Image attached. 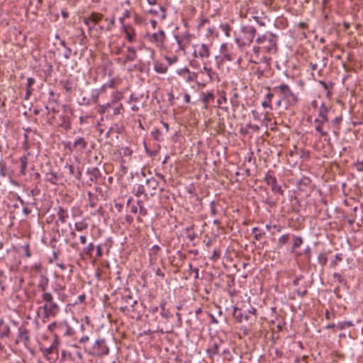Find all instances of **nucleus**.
<instances>
[{"label":"nucleus","instance_id":"1","mask_svg":"<svg viewBox=\"0 0 363 363\" xmlns=\"http://www.w3.org/2000/svg\"><path fill=\"white\" fill-rule=\"evenodd\" d=\"M255 43L256 45L252 47L253 54L248 57L249 62L252 63H258L257 60L259 52L274 55L278 49L277 37L270 31H267L262 35H258L255 39Z\"/></svg>","mask_w":363,"mask_h":363},{"label":"nucleus","instance_id":"2","mask_svg":"<svg viewBox=\"0 0 363 363\" xmlns=\"http://www.w3.org/2000/svg\"><path fill=\"white\" fill-rule=\"evenodd\" d=\"M256 34L257 30L253 26L241 24L238 30L234 32L235 42L240 49H242L251 45Z\"/></svg>","mask_w":363,"mask_h":363},{"label":"nucleus","instance_id":"3","mask_svg":"<svg viewBox=\"0 0 363 363\" xmlns=\"http://www.w3.org/2000/svg\"><path fill=\"white\" fill-rule=\"evenodd\" d=\"M84 350L89 354L99 358L107 356L110 352L106 340L101 337L97 338L91 347Z\"/></svg>","mask_w":363,"mask_h":363},{"label":"nucleus","instance_id":"4","mask_svg":"<svg viewBox=\"0 0 363 363\" xmlns=\"http://www.w3.org/2000/svg\"><path fill=\"white\" fill-rule=\"evenodd\" d=\"M273 91L281 98V101H284L288 104H296L298 100V96L285 83H281L280 85L274 86Z\"/></svg>","mask_w":363,"mask_h":363},{"label":"nucleus","instance_id":"5","mask_svg":"<svg viewBox=\"0 0 363 363\" xmlns=\"http://www.w3.org/2000/svg\"><path fill=\"white\" fill-rule=\"evenodd\" d=\"M42 300L45 302L43 306L45 318H54L60 311V308L57 303L54 301L53 296L51 293H45L41 295Z\"/></svg>","mask_w":363,"mask_h":363},{"label":"nucleus","instance_id":"6","mask_svg":"<svg viewBox=\"0 0 363 363\" xmlns=\"http://www.w3.org/2000/svg\"><path fill=\"white\" fill-rule=\"evenodd\" d=\"M59 340L58 337L55 334V338L48 347H40V350L42 352L43 357L48 361L49 363H57V360L59 356L58 351Z\"/></svg>","mask_w":363,"mask_h":363},{"label":"nucleus","instance_id":"7","mask_svg":"<svg viewBox=\"0 0 363 363\" xmlns=\"http://www.w3.org/2000/svg\"><path fill=\"white\" fill-rule=\"evenodd\" d=\"M77 359H82V354L79 347L76 345H72L69 350H63L61 352L62 361L70 360L77 362Z\"/></svg>","mask_w":363,"mask_h":363},{"label":"nucleus","instance_id":"8","mask_svg":"<svg viewBox=\"0 0 363 363\" xmlns=\"http://www.w3.org/2000/svg\"><path fill=\"white\" fill-rule=\"evenodd\" d=\"M193 56L195 58L200 59L202 62H206L210 55V46L205 43L196 44L193 46Z\"/></svg>","mask_w":363,"mask_h":363},{"label":"nucleus","instance_id":"9","mask_svg":"<svg viewBox=\"0 0 363 363\" xmlns=\"http://www.w3.org/2000/svg\"><path fill=\"white\" fill-rule=\"evenodd\" d=\"M264 181L267 185H270L272 187V191L277 193L280 195H283L284 190L281 186L278 184L276 177L272 173V171L269 170L264 177Z\"/></svg>","mask_w":363,"mask_h":363},{"label":"nucleus","instance_id":"10","mask_svg":"<svg viewBox=\"0 0 363 363\" xmlns=\"http://www.w3.org/2000/svg\"><path fill=\"white\" fill-rule=\"evenodd\" d=\"M165 39L166 34L163 30H160L158 32L152 33L148 38L149 41L160 50L167 49L164 47Z\"/></svg>","mask_w":363,"mask_h":363},{"label":"nucleus","instance_id":"11","mask_svg":"<svg viewBox=\"0 0 363 363\" xmlns=\"http://www.w3.org/2000/svg\"><path fill=\"white\" fill-rule=\"evenodd\" d=\"M22 342L28 348L30 342V331L26 326L21 325L18 329V337L15 341L16 345Z\"/></svg>","mask_w":363,"mask_h":363},{"label":"nucleus","instance_id":"12","mask_svg":"<svg viewBox=\"0 0 363 363\" xmlns=\"http://www.w3.org/2000/svg\"><path fill=\"white\" fill-rule=\"evenodd\" d=\"M222 345V341L219 339H212L209 342L208 347L206 350V353L208 357L213 359L215 356L220 354V347Z\"/></svg>","mask_w":363,"mask_h":363},{"label":"nucleus","instance_id":"13","mask_svg":"<svg viewBox=\"0 0 363 363\" xmlns=\"http://www.w3.org/2000/svg\"><path fill=\"white\" fill-rule=\"evenodd\" d=\"M74 330L69 325L67 321L63 320L58 322L57 334L62 335L63 336H72L74 334Z\"/></svg>","mask_w":363,"mask_h":363},{"label":"nucleus","instance_id":"14","mask_svg":"<svg viewBox=\"0 0 363 363\" xmlns=\"http://www.w3.org/2000/svg\"><path fill=\"white\" fill-rule=\"evenodd\" d=\"M88 142L83 137H77L74 139L72 146L69 148L71 151L82 152L87 147Z\"/></svg>","mask_w":363,"mask_h":363},{"label":"nucleus","instance_id":"15","mask_svg":"<svg viewBox=\"0 0 363 363\" xmlns=\"http://www.w3.org/2000/svg\"><path fill=\"white\" fill-rule=\"evenodd\" d=\"M230 47L228 45V44L223 43L221 45L220 48V52L222 55V62H231L235 60V56L233 52H230Z\"/></svg>","mask_w":363,"mask_h":363},{"label":"nucleus","instance_id":"16","mask_svg":"<svg viewBox=\"0 0 363 363\" xmlns=\"http://www.w3.org/2000/svg\"><path fill=\"white\" fill-rule=\"evenodd\" d=\"M144 185L145 186L148 195L152 196L155 194L159 182L156 179L151 177L145 180Z\"/></svg>","mask_w":363,"mask_h":363},{"label":"nucleus","instance_id":"17","mask_svg":"<svg viewBox=\"0 0 363 363\" xmlns=\"http://www.w3.org/2000/svg\"><path fill=\"white\" fill-rule=\"evenodd\" d=\"M123 31L125 33V37L130 43H134L136 41V33L135 29L130 26H123L122 28Z\"/></svg>","mask_w":363,"mask_h":363},{"label":"nucleus","instance_id":"18","mask_svg":"<svg viewBox=\"0 0 363 363\" xmlns=\"http://www.w3.org/2000/svg\"><path fill=\"white\" fill-rule=\"evenodd\" d=\"M56 210H57V216L58 218L57 220L56 221V223L57 224L59 222L61 224L65 223L69 218V213H68L67 210L61 206H58L56 208Z\"/></svg>","mask_w":363,"mask_h":363},{"label":"nucleus","instance_id":"19","mask_svg":"<svg viewBox=\"0 0 363 363\" xmlns=\"http://www.w3.org/2000/svg\"><path fill=\"white\" fill-rule=\"evenodd\" d=\"M199 72L201 74L206 72L208 78L206 82H208L213 81L215 77H217V74L211 67L207 66L206 62H203V67L200 69Z\"/></svg>","mask_w":363,"mask_h":363},{"label":"nucleus","instance_id":"20","mask_svg":"<svg viewBox=\"0 0 363 363\" xmlns=\"http://www.w3.org/2000/svg\"><path fill=\"white\" fill-rule=\"evenodd\" d=\"M35 83V79L33 77H28L26 84V94L25 99L28 100L33 91V86Z\"/></svg>","mask_w":363,"mask_h":363},{"label":"nucleus","instance_id":"21","mask_svg":"<svg viewBox=\"0 0 363 363\" xmlns=\"http://www.w3.org/2000/svg\"><path fill=\"white\" fill-rule=\"evenodd\" d=\"M11 333L10 327L4 323L3 319L0 320V339L9 337Z\"/></svg>","mask_w":363,"mask_h":363},{"label":"nucleus","instance_id":"22","mask_svg":"<svg viewBox=\"0 0 363 363\" xmlns=\"http://www.w3.org/2000/svg\"><path fill=\"white\" fill-rule=\"evenodd\" d=\"M48 283L49 279L45 275L42 274L38 284V288L43 292L42 294L49 293L47 291Z\"/></svg>","mask_w":363,"mask_h":363},{"label":"nucleus","instance_id":"23","mask_svg":"<svg viewBox=\"0 0 363 363\" xmlns=\"http://www.w3.org/2000/svg\"><path fill=\"white\" fill-rule=\"evenodd\" d=\"M328 123V121H322L321 119L315 118L314 123H315V129L317 132L320 133L321 136H327L328 132L325 130H323V125Z\"/></svg>","mask_w":363,"mask_h":363},{"label":"nucleus","instance_id":"24","mask_svg":"<svg viewBox=\"0 0 363 363\" xmlns=\"http://www.w3.org/2000/svg\"><path fill=\"white\" fill-rule=\"evenodd\" d=\"M127 50L128 53L126 55L125 59L122 61L123 65L127 63V62H133L137 57L136 50L134 47H128Z\"/></svg>","mask_w":363,"mask_h":363},{"label":"nucleus","instance_id":"25","mask_svg":"<svg viewBox=\"0 0 363 363\" xmlns=\"http://www.w3.org/2000/svg\"><path fill=\"white\" fill-rule=\"evenodd\" d=\"M203 98H202V102L203 104V108L208 109V106L211 102H213L215 96L214 94L209 91L206 93H203Z\"/></svg>","mask_w":363,"mask_h":363},{"label":"nucleus","instance_id":"26","mask_svg":"<svg viewBox=\"0 0 363 363\" xmlns=\"http://www.w3.org/2000/svg\"><path fill=\"white\" fill-rule=\"evenodd\" d=\"M329 110V107L326 106L324 104H322L319 107L318 116L317 118L328 122V113Z\"/></svg>","mask_w":363,"mask_h":363},{"label":"nucleus","instance_id":"27","mask_svg":"<svg viewBox=\"0 0 363 363\" xmlns=\"http://www.w3.org/2000/svg\"><path fill=\"white\" fill-rule=\"evenodd\" d=\"M133 192L135 196L140 197L144 196L145 199H147L148 194L146 191L145 186L144 184H138L133 189Z\"/></svg>","mask_w":363,"mask_h":363},{"label":"nucleus","instance_id":"28","mask_svg":"<svg viewBox=\"0 0 363 363\" xmlns=\"http://www.w3.org/2000/svg\"><path fill=\"white\" fill-rule=\"evenodd\" d=\"M121 301L123 304H127L133 311V308L138 301L133 300V298L130 294H125L122 296Z\"/></svg>","mask_w":363,"mask_h":363},{"label":"nucleus","instance_id":"29","mask_svg":"<svg viewBox=\"0 0 363 363\" xmlns=\"http://www.w3.org/2000/svg\"><path fill=\"white\" fill-rule=\"evenodd\" d=\"M65 168H67L70 176H72V177L75 178L77 180L81 179L82 172L79 167L75 169L74 167L72 165H66Z\"/></svg>","mask_w":363,"mask_h":363},{"label":"nucleus","instance_id":"30","mask_svg":"<svg viewBox=\"0 0 363 363\" xmlns=\"http://www.w3.org/2000/svg\"><path fill=\"white\" fill-rule=\"evenodd\" d=\"M113 86H114V81L111 80L108 84H104L99 89L96 90V91H97L96 94L92 96V100H93L94 103L98 102L99 94L103 93L104 91H105L106 86L113 88Z\"/></svg>","mask_w":363,"mask_h":363},{"label":"nucleus","instance_id":"31","mask_svg":"<svg viewBox=\"0 0 363 363\" xmlns=\"http://www.w3.org/2000/svg\"><path fill=\"white\" fill-rule=\"evenodd\" d=\"M154 70L159 74H165L168 70V66L157 60L154 62Z\"/></svg>","mask_w":363,"mask_h":363},{"label":"nucleus","instance_id":"32","mask_svg":"<svg viewBox=\"0 0 363 363\" xmlns=\"http://www.w3.org/2000/svg\"><path fill=\"white\" fill-rule=\"evenodd\" d=\"M190 69L187 67L177 69L176 73L180 76L186 82L189 83Z\"/></svg>","mask_w":363,"mask_h":363},{"label":"nucleus","instance_id":"33","mask_svg":"<svg viewBox=\"0 0 363 363\" xmlns=\"http://www.w3.org/2000/svg\"><path fill=\"white\" fill-rule=\"evenodd\" d=\"M59 180V177L56 172L50 171L45 174V181L52 184H57Z\"/></svg>","mask_w":363,"mask_h":363},{"label":"nucleus","instance_id":"34","mask_svg":"<svg viewBox=\"0 0 363 363\" xmlns=\"http://www.w3.org/2000/svg\"><path fill=\"white\" fill-rule=\"evenodd\" d=\"M19 162L21 164L20 166V174L22 176H25L26 174L27 168H28V160L26 158V157H19Z\"/></svg>","mask_w":363,"mask_h":363},{"label":"nucleus","instance_id":"35","mask_svg":"<svg viewBox=\"0 0 363 363\" xmlns=\"http://www.w3.org/2000/svg\"><path fill=\"white\" fill-rule=\"evenodd\" d=\"M60 45L63 47V49H65L63 57L66 60H69L72 56V49L67 45L65 40L63 39H60Z\"/></svg>","mask_w":363,"mask_h":363},{"label":"nucleus","instance_id":"36","mask_svg":"<svg viewBox=\"0 0 363 363\" xmlns=\"http://www.w3.org/2000/svg\"><path fill=\"white\" fill-rule=\"evenodd\" d=\"M252 234L253 235L255 240L257 241L260 240L265 235L264 231L259 228L258 227H254L252 229Z\"/></svg>","mask_w":363,"mask_h":363},{"label":"nucleus","instance_id":"37","mask_svg":"<svg viewBox=\"0 0 363 363\" xmlns=\"http://www.w3.org/2000/svg\"><path fill=\"white\" fill-rule=\"evenodd\" d=\"M88 174L90 175V181L91 182H96L97 178L100 175V172L97 167H92L90 169H88L87 170Z\"/></svg>","mask_w":363,"mask_h":363},{"label":"nucleus","instance_id":"38","mask_svg":"<svg viewBox=\"0 0 363 363\" xmlns=\"http://www.w3.org/2000/svg\"><path fill=\"white\" fill-rule=\"evenodd\" d=\"M233 316L240 323L242 322L243 319H245V320H247L249 318L248 314H246L245 315V317H243L242 312H241V309L236 308V307H235L234 310H233Z\"/></svg>","mask_w":363,"mask_h":363},{"label":"nucleus","instance_id":"39","mask_svg":"<svg viewBox=\"0 0 363 363\" xmlns=\"http://www.w3.org/2000/svg\"><path fill=\"white\" fill-rule=\"evenodd\" d=\"M273 96L274 94L268 92L264 97V101H262V106L264 108H269L270 109H272V99L273 98Z\"/></svg>","mask_w":363,"mask_h":363},{"label":"nucleus","instance_id":"40","mask_svg":"<svg viewBox=\"0 0 363 363\" xmlns=\"http://www.w3.org/2000/svg\"><path fill=\"white\" fill-rule=\"evenodd\" d=\"M292 238L294 240V243L291 250V252H294L296 248L299 247L303 244V242L301 237L292 235Z\"/></svg>","mask_w":363,"mask_h":363},{"label":"nucleus","instance_id":"41","mask_svg":"<svg viewBox=\"0 0 363 363\" xmlns=\"http://www.w3.org/2000/svg\"><path fill=\"white\" fill-rule=\"evenodd\" d=\"M89 205L91 208H94L97 205L98 198L97 196L92 194L91 191L87 193Z\"/></svg>","mask_w":363,"mask_h":363},{"label":"nucleus","instance_id":"42","mask_svg":"<svg viewBox=\"0 0 363 363\" xmlns=\"http://www.w3.org/2000/svg\"><path fill=\"white\" fill-rule=\"evenodd\" d=\"M87 228H88V223L85 219H83L82 220L76 222L74 223V229L77 231L82 232V231L86 230Z\"/></svg>","mask_w":363,"mask_h":363},{"label":"nucleus","instance_id":"43","mask_svg":"<svg viewBox=\"0 0 363 363\" xmlns=\"http://www.w3.org/2000/svg\"><path fill=\"white\" fill-rule=\"evenodd\" d=\"M49 94V99L48 101L49 104H58L59 101V94L55 93L53 90L50 89L48 92Z\"/></svg>","mask_w":363,"mask_h":363},{"label":"nucleus","instance_id":"44","mask_svg":"<svg viewBox=\"0 0 363 363\" xmlns=\"http://www.w3.org/2000/svg\"><path fill=\"white\" fill-rule=\"evenodd\" d=\"M167 304V302L166 301L164 300H162L160 303V307L161 308V312H160V315L163 317V318H170L171 315H170V313L168 310H166L165 308V306Z\"/></svg>","mask_w":363,"mask_h":363},{"label":"nucleus","instance_id":"45","mask_svg":"<svg viewBox=\"0 0 363 363\" xmlns=\"http://www.w3.org/2000/svg\"><path fill=\"white\" fill-rule=\"evenodd\" d=\"M179 38H181V40H182V43L185 45L186 48H187L191 40V35L189 34L188 32H184L181 35H179Z\"/></svg>","mask_w":363,"mask_h":363},{"label":"nucleus","instance_id":"46","mask_svg":"<svg viewBox=\"0 0 363 363\" xmlns=\"http://www.w3.org/2000/svg\"><path fill=\"white\" fill-rule=\"evenodd\" d=\"M291 235L289 233L284 234L282 235L279 239H278V247H283L286 243H287L289 241Z\"/></svg>","mask_w":363,"mask_h":363},{"label":"nucleus","instance_id":"47","mask_svg":"<svg viewBox=\"0 0 363 363\" xmlns=\"http://www.w3.org/2000/svg\"><path fill=\"white\" fill-rule=\"evenodd\" d=\"M352 326H354V323L351 320L339 322L336 325V328L340 330H342L346 328H350Z\"/></svg>","mask_w":363,"mask_h":363},{"label":"nucleus","instance_id":"48","mask_svg":"<svg viewBox=\"0 0 363 363\" xmlns=\"http://www.w3.org/2000/svg\"><path fill=\"white\" fill-rule=\"evenodd\" d=\"M89 16L94 26L96 25L103 18L102 14L94 12H92Z\"/></svg>","mask_w":363,"mask_h":363},{"label":"nucleus","instance_id":"49","mask_svg":"<svg viewBox=\"0 0 363 363\" xmlns=\"http://www.w3.org/2000/svg\"><path fill=\"white\" fill-rule=\"evenodd\" d=\"M94 248H95V247H94V243L90 242V243H89V245L86 247H84L83 248L82 252L84 253L86 255L89 256V257H91Z\"/></svg>","mask_w":363,"mask_h":363},{"label":"nucleus","instance_id":"50","mask_svg":"<svg viewBox=\"0 0 363 363\" xmlns=\"http://www.w3.org/2000/svg\"><path fill=\"white\" fill-rule=\"evenodd\" d=\"M174 38L177 42V49L176 50V52H178V51H185L186 48L185 47V45H184V43H182V40H181V38H179V35H174Z\"/></svg>","mask_w":363,"mask_h":363},{"label":"nucleus","instance_id":"51","mask_svg":"<svg viewBox=\"0 0 363 363\" xmlns=\"http://www.w3.org/2000/svg\"><path fill=\"white\" fill-rule=\"evenodd\" d=\"M342 260V255L337 253L335 255V259L330 263V267L335 269L340 262Z\"/></svg>","mask_w":363,"mask_h":363},{"label":"nucleus","instance_id":"52","mask_svg":"<svg viewBox=\"0 0 363 363\" xmlns=\"http://www.w3.org/2000/svg\"><path fill=\"white\" fill-rule=\"evenodd\" d=\"M122 98H123L122 93L118 92V91L113 92V94L111 95V101L112 102V104H113L115 105L119 101H121Z\"/></svg>","mask_w":363,"mask_h":363},{"label":"nucleus","instance_id":"53","mask_svg":"<svg viewBox=\"0 0 363 363\" xmlns=\"http://www.w3.org/2000/svg\"><path fill=\"white\" fill-rule=\"evenodd\" d=\"M136 206H138L139 207V215L143 216H145L147 215V211L143 206V201L138 200Z\"/></svg>","mask_w":363,"mask_h":363},{"label":"nucleus","instance_id":"54","mask_svg":"<svg viewBox=\"0 0 363 363\" xmlns=\"http://www.w3.org/2000/svg\"><path fill=\"white\" fill-rule=\"evenodd\" d=\"M63 87L67 93H72L74 90V86L70 80H66L63 82Z\"/></svg>","mask_w":363,"mask_h":363},{"label":"nucleus","instance_id":"55","mask_svg":"<svg viewBox=\"0 0 363 363\" xmlns=\"http://www.w3.org/2000/svg\"><path fill=\"white\" fill-rule=\"evenodd\" d=\"M318 263L322 266L326 265L328 262V258L325 253H320L318 256Z\"/></svg>","mask_w":363,"mask_h":363},{"label":"nucleus","instance_id":"56","mask_svg":"<svg viewBox=\"0 0 363 363\" xmlns=\"http://www.w3.org/2000/svg\"><path fill=\"white\" fill-rule=\"evenodd\" d=\"M130 16V12L128 10H125L122 16L119 18V22L121 24L122 27L123 26H126L124 23L125 19L128 18Z\"/></svg>","mask_w":363,"mask_h":363},{"label":"nucleus","instance_id":"57","mask_svg":"<svg viewBox=\"0 0 363 363\" xmlns=\"http://www.w3.org/2000/svg\"><path fill=\"white\" fill-rule=\"evenodd\" d=\"M57 325H58V322L54 321L52 323H50V325H48V330L51 333H53L54 335L56 334L57 335Z\"/></svg>","mask_w":363,"mask_h":363},{"label":"nucleus","instance_id":"58","mask_svg":"<svg viewBox=\"0 0 363 363\" xmlns=\"http://www.w3.org/2000/svg\"><path fill=\"white\" fill-rule=\"evenodd\" d=\"M105 21L108 22L107 26L106 27V30H111L115 25L114 16H112L110 18H105Z\"/></svg>","mask_w":363,"mask_h":363},{"label":"nucleus","instance_id":"59","mask_svg":"<svg viewBox=\"0 0 363 363\" xmlns=\"http://www.w3.org/2000/svg\"><path fill=\"white\" fill-rule=\"evenodd\" d=\"M297 295L303 298L307 294V287L306 286H301L296 290Z\"/></svg>","mask_w":363,"mask_h":363},{"label":"nucleus","instance_id":"60","mask_svg":"<svg viewBox=\"0 0 363 363\" xmlns=\"http://www.w3.org/2000/svg\"><path fill=\"white\" fill-rule=\"evenodd\" d=\"M164 58L168 63V65H167L168 67L175 64L179 60V57L175 55L172 56V57L165 56Z\"/></svg>","mask_w":363,"mask_h":363},{"label":"nucleus","instance_id":"61","mask_svg":"<svg viewBox=\"0 0 363 363\" xmlns=\"http://www.w3.org/2000/svg\"><path fill=\"white\" fill-rule=\"evenodd\" d=\"M238 93L235 92L233 94V97L230 99V104L232 105L233 108L235 110L238 106Z\"/></svg>","mask_w":363,"mask_h":363},{"label":"nucleus","instance_id":"62","mask_svg":"<svg viewBox=\"0 0 363 363\" xmlns=\"http://www.w3.org/2000/svg\"><path fill=\"white\" fill-rule=\"evenodd\" d=\"M31 269L36 273H41L43 270V265L40 262H35L32 265Z\"/></svg>","mask_w":363,"mask_h":363},{"label":"nucleus","instance_id":"63","mask_svg":"<svg viewBox=\"0 0 363 363\" xmlns=\"http://www.w3.org/2000/svg\"><path fill=\"white\" fill-rule=\"evenodd\" d=\"M222 31L225 33V35L227 37L230 36V26L228 23L221 24L220 26Z\"/></svg>","mask_w":363,"mask_h":363},{"label":"nucleus","instance_id":"64","mask_svg":"<svg viewBox=\"0 0 363 363\" xmlns=\"http://www.w3.org/2000/svg\"><path fill=\"white\" fill-rule=\"evenodd\" d=\"M123 106L122 104H118L116 106L113 107V116H117L121 113Z\"/></svg>","mask_w":363,"mask_h":363}]
</instances>
